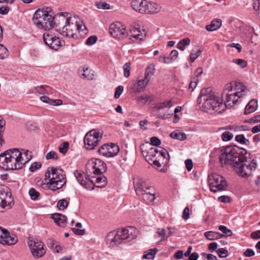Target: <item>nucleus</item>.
<instances>
[{"mask_svg": "<svg viewBox=\"0 0 260 260\" xmlns=\"http://www.w3.org/2000/svg\"><path fill=\"white\" fill-rule=\"evenodd\" d=\"M45 181L49 189L55 191L66 184L67 179L64 172L56 167L48 168L45 173Z\"/></svg>", "mask_w": 260, "mask_h": 260, "instance_id": "3", "label": "nucleus"}, {"mask_svg": "<svg viewBox=\"0 0 260 260\" xmlns=\"http://www.w3.org/2000/svg\"><path fill=\"white\" fill-rule=\"evenodd\" d=\"M43 40L47 45L55 50H57L62 46L60 38L51 32L47 31L44 34Z\"/></svg>", "mask_w": 260, "mask_h": 260, "instance_id": "15", "label": "nucleus"}, {"mask_svg": "<svg viewBox=\"0 0 260 260\" xmlns=\"http://www.w3.org/2000/svg\"><path fill=\"white\" fill-rule=\"evenodd\" d=\"M200 109L204 112L209 113L211 109V88L208 87L201 90L198 99Z\"/></svg>", "mask_w": 260, "mask_h": 260, "instance_id": "8", "label": "nucleus"}, {"mask_svg": "<svg viewBox=\"0 0 260 260\" xmlns=\"http://www.w3.org/2000/svg\"><path fill=\"white\" fill-rule=\"evenodd\" d=\"M158 250L156 248L150 249L147 251H145L142 258L153 259L155 257V256Z\"/></svg>", "mask_w": 260, "mask_h": 260, "instance_id": "36", "label": "nucleus"}, {"mask_svg": "<svg viewBox=\"0 0 260 260\" xmlns=\"http://www.w3.org/2000/svg\"><path fill=\"white\" fill-rule=\"evenodd\" d=\"M131 40L133 42H139L144 40L146 37L144 30H141L139 28L133 27L130 30Z\"/></svg>", "mask_w": 260, "mask_h": 260, "instance_id": "22", "label": "nucleus"}, {"mask_svg": "<svg viewBox=\"0 0 260 260\" xmlns=\"http://www.w3.org/2000/svg\"><path fill=\"white\" fill-rule=\"evenodd\" d=\"M9 55V51L7 48L0 44V59H4Z\"/></svg>", "mask_w": 260, "mask_h": 260, "instance_id": "43", "label": "nucleus"}, {"mask_svg": "<svg viewBox=\"0 0 260 260\" xmlns=\"http://www.w3.org/2000/svg\"><path fill=\"white\" fill-rule=\"evenodd\" d=\"M218 200L221 203H229L231 202V198L226 196H221L218 198Z\"/></svg>", "mask_w": 260, "mask_h": 260, "instance_id": "62", "label": "nucleus"}, {"mask_svg": "<svg viewBox=\"0 0 260 260\" xmlns=\"http://www.w3.org/2000/svg\"><path fill=\"white\" fill-rule=\"evenodd\" d=\"M36 91L39 94H49L52 93V88L48 86H40L36 87Z\"/></svg>", "mask_w": 260, "mask_h": 260, "instance_id": "38", "label": "nucleus"}, {"mask_svg": "<svg viewBox=\"0 0 260 260\" xmlns=\"http://www.w3.org/2000/svg\"><path fill=\"white\" fill-rule=\"evenodd\" d=\"M220 162L222 165H229L234 170L243 156L242 149L236 146H228L220 150Z\"/></svg>", "mask_w": 260, "mask_h": 260, "instance_id": "4", "label": "nucleus"}, {"mask_svg": "<svg viewBox=\"0 0 260 260\" xmlns=\"http://www.w3.org/2000/svg\"><path fill=\"white\" fill-rule=\"evenodd\" d=\"M69 205V202L66 199H61L58 201L57 204V207L60 210H63L65 209Z\"/></svg>", "mask_w": 260, "mask_h": 260, "instance_id": "45", "label": "nucleus"}, {"mask_svg": "<svg viewBox=\"0 0 260 260\" xmlns=\"http://www.w3.org/2000/svg\"><path fill=\"white\" fill-rule=\"evenodd\" d=\"M4 238H5V239L4 240L5 241L2 242V244L3 245H14L18 241V238L17 236L15 235H11L9 232L8 235H6V236Z\"/></svg>", "mask_w": 260, "mask_h": 260, "instance_id": "34", "label": "nucleus"}, {"mask_svg": "<svg viewBox=\"0 0 260 260\" xmlns=\"http://www.w3.org/2000/svg\"><path fill=\"white\" fill-rule=\"evenodd\" d=\"M28 245L34 257L39 258L46 253L44 244L38 240H31L28 242Z\"/></svg>", "mask_w": 260, "mask_h": 260, "instance_id": "11", "label": "nucleus"}, {"mask_svg": "<svg viewBox=\"0 0 260 260\" xmlns=\"http://www.w3.org/2000/svg\"><path fill=\"white\" fill-rule=\"evenodd\" d=\"M31 159V152L26 149H11L0 154V168L5 171L17 170Z\"/></svg>", "mask_w": 260, "mask_h": 260, "instance_id": "1", "label": "nucleus"}, {"mask_svg": "<svg viewBox=\"0 0 260 260\" xmlns=\"http://www.w3.org/2000/svg\"><path fill=\"white\" fill-rule=\"evenodd\" d=\"M131 63L130 62H126L123 66V70L124 71V76L125 78H128L130 76V71L131 69Z\"/></svg>", "mask_w": 260, "mask_h": 260, "instance_id": "47", "label": "nucleus"}, {"mask_svg": "<svg viewBox=\"0 0 260 260\" xmlns=\"http://www.w3.org/2000/svg\"><path fill=\"white\" fill-rule=\"evenodd\" d=\"M233 135L229 132H225L223 133L221 136V139L223 141L227 142L231 140L233 138Z\"/></svg>", "mask_w": 260, "mask_h": 260, "instance_id": "51", "label": "nucleus"}, {"mask_svg": "<svg viewBox=\"0 0 260 260\" xmlns=\"http://www.w3.org/2000/svg\"><path fill=\"white\" fill-rule=\"evenodd\" d=\"M69 143L68 142H64L60 145L59 147V151L62 153H66L69 149Z\"/></svg>", "mask_w": 260, "mask_h": 260, "instance_id": "58", "label": "nucleus"}, {"mask_svg": "<svg viewBox=\"0 0 260 260\" xmlns=\"http://www.w3.org/2000/svg\"><path fill=\"white\" fill-rule=\"evenodd\" d=\"M32 21L38 28L45 30H49L54 24V18L47 11L38 10L34 14Z\"/></svg>", "mask_w": 260, "mask_h": 260, "instance_id": "6", "label": "nucleus"}, {"mask_svg": "<svg viewBox=\"0 0 260 260\" xmlns=\"http://www.w3.org/2000/svg\"><path fill=\"white\" fill-rule=\"evenodd\" d=\"M174 234V229L170 227L166 229L158 228L156 230L157 236L160 239L159 242L167 240L168 238L172 236Z\"/></svg>", "mask_w": 260, "mask_h": 260, "instance_id": "23", "label": "nucleus"}, {"mask_svg": "<svg viewBox=\"0 0 260 260\" xmlns=\"http://www.w3.org/2000/svg\"><path fill=\"white\" fill-rule=\"evenodd\" d=\"M97 40L96 36H91L89 37L86 40V44L88 45H92L94 44Z\"/></svg>", "mask_w": 260, "mask_h": 260, "instance_id": "63", "label": "nucleus"}, {"mask_svg": "<svg viewBox=\"0 0 260 260\" xmlns=\"http://www.w3.org/2000/svg\"><path fill=\"white\" fill-rule=\"evenodd\" d=\"M155 72V65L153 63H151L148 66L146 69L145 73V78L150 81L151 77L154 75Z\"/></svg>", "mask_w": 260, "mask_h": 260, "instance_id": "35", "label": "nucleus"}, {"mask_svg": "<svg viewBox=\"0 0 260 260\" xmlns=\"http://www.w3.org/2000/svg\"><path fill=\"white\" fill-rule=\"evenodd\" d=\"M227 183L223 177L212 173V192L225 190Z\"/></svg>", "mask_w": 260, "mask_h": 260, "instance_id": "18", "label": "nucleus"}, {"mask_svg": "<svg viewBox=\"0 0 260 260\" xmlns=\"http://www.w3.org/2000/svg\"><path fill=\"white\" fill-rule=\"evenodd\" d=\"M146 81L147 80L144 78L143 79L134 82L130 88V92L131 93H136L143 91L149 82Z\"/></svg>", "mask_w": 260, "mask_h": 260, "instance_id": "24", "label": "nucleus"}, {"mask_svg": "<svg viewBox=\"0 0 260 260\" xmlns=\"http://www.w3.org/2000/svg\"><path fill=\"white\" fill-rule=\"evenodd\" d=\"M201 51L200 50H192L190 54L191 62H193L200 55Z\"/></svg>", "mask_w": 260, "mask_h": 260, "instance_id": "54", "label": "nucleus"}, {"mask_svg": "<svg viewBox=\"0 0 260 260\" xmlns=\"http://www.w3.org/2000/svg\"><path fill=\"white\" fill-rule=\"evenodd\" d=\"M142 196H143V198L145 201L152 204L155 203V199L159 197L158 194L151 191L150 189L145 192Z\"/></svg>", "mask_w": 260, "mask_h": 260, "instance_id": "31", "label": "nucleus"}, {"mask_svg": "<svg viewBox=\"0 0 260 260\" xmlns=\"http://www.w3.org/2000/svg\"><path fill=\"white\" fill-rule=\"evenodd\" d=\"M45 158L47 160L51 159L54 160H57L58 159V157L56 152H55L54 151H51L46 154Z\"/></svg>", "mask_w": 260, "mask_h": 260, "instance_id": "55", "label": "nucleus"}, {"mask_svg": "<svg viewBox=\"0 0 260 260\" xmlns=\"http://www.w3.org/2000/svg\"><path fill=\"white\" fill-rule=\"evenodd\" d=\"M80 19L75 16H70L66 19L65 25L58 28L60 33L67 37L74 38L77 31L82 30V25Z\"/></svg>", "mask_w": 260, "mask_h": 260, "instance_id": "7", "label": "nucleus"}, {"mask_svg": "<svg viewBox=\"0 0 260 260\" xmlns=\"http://www.w3.org/2000/svg\"><path fill=\"white\" fill-rule=\"evenodd\" d=\"M102 138V134L92 129L88 132L84 137V144L87 149L92 150L96 147Z\"/></svg>", "mask_w": 260, "mask_h": 260, "instance_id": "9", "label": "nucleus"}, {"mask_svg": "<svg viewBox=\"0 0 260 260\" xmlns=\"http://www.w3.org/2000/svg\"><path fill=\"white\" fill-rule=\"evenodd\" d=\"M141 149L143 156L148 161L154 160L159 152L158 149L151 146L149 142H146L141 145Z\"/></svg>", "mask_w": 260, "mask_h": 260, "instance_id": "13", "label": "nucleus"}, {"mask_svg": "<svg viewBox=\"0 0 260 260\" xmlns=\"http://www.w3.org/2000/svg\"><path fill=\"white\" fill-rule=\"evenodd\" d=\"M13 205V199L11 194L6 191L2 187H0V212H3L5 209H10Z\"/></svg>", "mask_w": 260, "mask_h": 260, "instance_id": "17", "label": "nucleus"}, {"mask_svg": "<svg viewBox=\"0 0 260 260\" xmlns=\"http://www.w3.org/2000/svg\"><path fill=\"white\" fill-rule=\"evenodd\" d=\"M169 160L168 152L165 149L159 151L156 158L153 160V164L157 168L167 165Z\"/></svg>", "mask_w": 260, "mask_h": 260, "instance_id": "20", "label": "nucleus"}, {"mask_svg": "<svg viewBox=\"0 0 260 260\" xmlns=\"http://www.w3.org/2000/svg\"><path fill=\"white\" fill-rule=\"evenodd\" d=\"M226 101L225 102V105L227 107H232L235 106L238 101L240 99L238 96L233 92L229 94H226Z\"/></svg>", "mask_w": 260, "mask_h": 260, "instance_id": "29", "label": "nucleus"}, {"mask_svg": "<svg viewBox=\"0 0 260 260\" xmlns=\"http://www.w3.org/2000/svg\"><path fill=\"white\" fill-rule=\"evenodd\" d=\"M96 6L98 8L100 9L106 10L110 9L109 4L105 3V2H99L97 3Z\"/></svg>", "mask_w": 260, "mask_h": 260, "instance_id": "60", "label": "nucleus"}, {"mask_svg": "<svg viewBox=\"0 0 260 260\" xmlns=\"http://www.w3.org/2000/svg\"><path fill=\"white\" fill-rule=\"evenodd\" d=\"M226 109L225 103H223L222 95L218 93H212V110L217 114L221 113Z\"/></svg>", "mask_w": 260, "mask_h": 260, "instance_id": "16", "label": "nucleus"}, {"mask_svg": "<svg viewBox=\"0 0 260 260\" xmlns=\"http://www.w3.org/2000/svg\"><path fill=\"white\" fill-rule=\"evenodd\" d=\"M123 87L121 85H120L116 88L114 94L115 98L118 99L120 97V96L123 91Z\"/></svg>", "mask_w": 260, "mask_h": 260, "instance_id": "61", "label": "nucleus"}, {"mask_svg": "<svg viewBox=\"0 0 260 260\" xmlns=\"http://www.w3.org/2000/svg\"><path fill=\"white\" fill-rule=\"evenodd\" d=\"M236 82H231L226 84L223 90V93L226 95L234 92Z\"/></svg>", "mask_w": 260, "mask_h": 260, "instance_id": "40", "label": "nucleus"}, {"mask_svg": "<svg viewBox=\"0 0 260 260\" xmlns=\"http://www.w3.org/2000/svg\"><path fill=\"white\" fill-rule=\"evenodd\" d=\"M173 106V103L171 100L165 101L163 102L158 103L156 105V108L158 110H162L165 108H170Z\"/></svg>", "mask_w": 260, "mask_h": 260, "instance_id": "39", "label": "nucleus"}, {"mask_svg": "<svg viewBox=\"0 0 260 260\" xmlns=\"http://www.w3.org/2000/svg\"><path fill=\"white\" fill-rule=\"evenodd\" d=\"M136 100L139 103L142 105H145L147 102H150L152 100L151 96L146 94H143L139 96L137 98Z\"/></svg>", "mask_w": 260, "mask_h": 260, "instance_id": "42", "label": "nucleus"}, {"mask_svg": "<svg viewBox=\"0 0 260 260\" xmlns=\"http://www.w3.org/2000/svg\"><path fill=\"white\" fill-rule=\"evenodd\" d=\"M137 234V230L134 227L119 229L108 234L106 242L110 247H113L132 241L136 237Z\"/></svg>", "mask_w": 260, "mask_h": 260, "instance_id": "2", "label": "nucleus"}, {"mask_svg": "<svg viewBox=\"0 0 260 260\" xmlns=\"http://www.w3.org/2000/svg\"><path fill=\"white\" fill-rule=\"evenodd\" d=\"M250 156V154H248ZM256 161L247 155L243 156L236 166L235 172L240 176L246 178L250 176L256 168Z\"/></svg>", "mask_w": 260, "mask_h": 260, "instance_id": "5", "label": "nucleus"}, {"mask_svg": "<svg viewBox=\"0 0 260 260\" xmlns=\"http://www.w3.org/2000/svg\"><path fill=\"white\" fill-rule=\"evenodd\" d=\"M222 20L220 19H214L212 20V31L219 29L222 25Z\"/></svg>", "mask_w": 260, "mask_h": 260, "instance_id": "48", "label": "nucleus"}, {"mask_svg": "<svg viewBox=\"0 0 260 260\" xmlns=\"http://www.w3.org/2000/svg\"><path fill=\"white\" fill-rule=\"evenodd\" d=\"M219 230L224 234H225L226 236H232L233 235V232L228 229L224 225H220L219 226Z\"/></svg>", "mask_w": 260, "mask_h": 260, "instance_id": "53", "label": "nucleus"}, {"mask_svg": "<svg viewBox=\"0 0 260 260\" xmlns=\"http://www.w3.org/2000/svg\"><path fill=\"white\" fill-rule=\"evenodd\" d=\"M147 0H132L131 6L136 12L145 14Z\"/></svg>", "mask_w": 260, "mask_h": 260, "instance_id": "21", "label": "nucleus"}, {"mask_svg": "<svg viewBox=\"0 0 260 260\" xmlns=\"http://www.w3.org/2000/svg\"><path fill=\"white\" fill-rule=\"evenodd\" d=\"M161 5L155 2L147 1L145 14H154L161 10Z\"/></svg>", "mask_w": 260, "mask_h": 260, "instance_id": "25", "label": "nucleus"}, {"mask_svg": "<svg viewBox=\"0 0 260 260\" xmlns=\"http://www.w3.org/2000/svg\"><path fill=\"white\" fill-rule=\"evenodd\" d=\"M40 100L43 103L48 104L52 106H60L62 104V101L61 100H52L50 99L47 96H42L40 98Z\"/></svg>", "mask_w": 260, "mask_h": 260, "instance_id": "33", "label": "nucleus"}, {"mask_svg": "<svg viewBox=\"0 0 260 260\" xmlns=\"http://www.w3.org/2000/svg\"><path fill=\"white\" fill-rule=\"evenodd\" d=\"M190 43V40L188 38H184L180 40L177 45V48L183 51L185 50L186 46L189 45Z\"/></svg>", "mask_w": 260, "mask_h": 260, "instance_id": "37", "label": "nucleus"}, {"mask_svg": "<svg viewBox=\"0 0 260 260\" xmlns=\"http://www.w3.org/2000/svg\"><path fill=\"white\" fill-rule=\"evenodd\" d=\"M250 237L253 240H257L260 239V230L252 232L250 235Z\"/></svg>", "mask_w": 260, "mask_h": 260, "instance_id": "64", "label": "nucleus"}, {"mask_svg": "<svg viewBox=\"0 0 260 260\" xmlns=\"http://www.w3.org/2000/svg\"><path fill=\"white\" fill-rule=\"evenodd\" d=\"M149 144H151V146H158L160 145L161 141L160 140L156 137H152L150 139V143Z\"/></svg>", "mask_w": 260, "mask_h": 260, "instance_id": "59", "label": "nucleus"}, {"mask_svg": "<svg viewBox=\"0 0 260 260\" xmlns=\"http://www.w3.org/2000/svg\"><path fill=\"white\" fill-rule=\"evenodd\" d=\"M232 62L235 63L239 66L241 69H244L246 67L247 65V61L243 59L238 58L233 59Z\"/></svg>", "mask_w": 260, "mask_h": 260, "instance_id": "46", "label": "nucleus"}, {"mask_svg": "<svg viewBox=\"0 0 260 260\" xmlns=\"http://www.w3.org/2000/svg\"><path fill=\"white\" fill-rule=\"evenodd\" d=\"M74 175L79 183L84 188L89 190L93 189L91 178H88L83 172L76 171L74 172Z\"/></svg>", "mask_w": 260, "mask_h": 260, "instance_id": "19", "label": "nucleus"}, {"mask_svg": "<svg viewBox=\"0 0 260 260\" xmlns=\"http://www.w3.org/2000/svg\"><path fill=\"white\" fill-rule=\"evenodd\" d=\"M6 235H8V231L7 230L4 229L0 226V243L2 244V242L5 241V237Z\"/></svg>", "mask_w": 260, "mask_h": 260, "instance_id": "56", "label": "nucleus"}, {"mask_svg": "<svg viewBox=\"0 0 260 260\" xmlns=\"http://www.w3.org/2000/svg\"><path fill=\"white\" fill-rule=\"evenodd\" d=\"M91 180L92 184L98 187H104L107 184V178L105 176L100 175L96 177H92Z\"/></svg>", "mask_w": 260, "mask_h": 260, "instance_id": "28", "label": "nucleus"}, {"mask_svg": "<svg viewBox=\"0 0 260 260\" xmlns=\"http://www.w3.org/2000/svg\"><path fill=\"white\" fill-rule=\"evenodd\" d=\"M109 31L111 36L116 39L122 40L127 36L124 25L120 22H116L110 26Z\"/></svg>", "mask_w": 260, "mask_h": 260, "instance_id": "12", "label": "nucleus"}, {"mask_svg": "<svg viewBox=\"0 0 260 260\" xmlns=\"http://www.w3.org/2000/svg\"><path fill=\"white\" fill-rule=\"evenodd\" d=\"M235 140L242 144L247 145L249 143V141L245 139L243 135H239L236 136Z\"/></svg>", "mask_w": 260, "mask_h": 260, "instance_id": "49", "label": "nucleus"}, {"mask_svg": "<svg viewBox=\"0 0 260 260\" xmlns=\"http://www.w3.org/2000/svg\"><path fill=\"white\" fill-rule=\"evenodd\" d=\"M86 169L90 174L101 175L106 171L107 166L102 160L92 158L87 162Z\"/></svg>", "mask_w": 260, "mask_h": 260, "instance_id": "10", "label": "nucleus"}, {"mask_svg": "<svg viewBox=\"0 0 260 260\" xmlns=\"http://www.w3.org/2000/svg\"><path fill=\"white\" fill-rule=\"evenodd\" d=\"M94 75L93 74V72L89 69L88 68H86V69L83 70V74H82V77L84 79L87 80L92 79L93 78Z\"/></svg>", "mask_w": 260, "mask_h": 260, "instance_id": "44", "label": "nucleus"}, {"mask_svg": "<svg viewBox=\"0 0 260 260\" xmlns=\"http://www.w3.org/2000/svg\"><path fill=\"white\" fill-rule=\"evenodd\" d=\"M134 186L136 193L139 195H142L145 192L149 190L150 188L146 186L145 183L142 180H137L134 182Z\"/></svg>", "mask_w": 260, "mask_h": 260, "instance_id": "26", "label": "nucleus"}, {"mask_svg": "<svg viewBox=\"0 0 260 260\" xmlns=\"http://www.w3.org/2000/svg\"><path fill=\"white\" fill-rule=\"evenodd\" d=\"M218 256L221 258H225L229 255L228 251L224 248H219L217 250Z\"/></svg>", "mask_w": 260, "mask_h": 260, "instance_id": "57", "label": "nucleus"}, {"mask_svg": "<svg viewBox=\"0 0 260 260\" xmlns=\"http://www.w3.org/2000/svg\"><path fill=\"white\" fill-rule=\"evenodd\" d=\"M52 217L54 222L60 226L63 227L66 225L67 217L64 215L60 213H56L53 214Z\"/></svg>", "mask_w": 260, "mask_h": 260, "instance_id": "30", "label": "nucleus"}, {"mask_svg": "<svg viewBox=\"0 0 260 260\" xmlns=\"http://www.w3.org/2000/svg\"><path fill=\"white\" fill-rule=\"evenodd\" d=\"M119 151V147L114 143L105 144L98 149V152L100 155L107 157L116 156Z\"/></svg>", "mask_w": 260, "mask_h": 260, "instance_id": "14", "label": "nucleus"}, {"mask_svg": "<svg viewBox=\"0 0 260 260\" xmlns=\"http://www.w3.org/2000/svg\"><path fill=\"white\" fill-rule=\"evenodd\" d=\"M170 137L173 139L182 141L186 139L185 134L177 132H173L170 135Z\"/></svg>", "mask_w": 260, "mask_h": 260, "instance_id": "41", "label": "nucleus"}, {"mask_svg": "<svg viewBox=\"0 0 260 260\" xmlns=\"http://www.w3.org/2000/svg\"><path fill=\"white\" fill-rule=\"evenodd\" d=\"M248 89L247 87L241 82H236L234 88V93L240 99L245 96L247 94Z\"/></svg>", "mask_w": 260, "mask_h": 260, "instance_id": "27", "label": "nucleus"}, {"mask_svg": "<svg viewBox=\"0 0 260 260\" xmlns=\"http://www.w3.org/2000/svg\"><path fill=\"white\" fill-rule=\"evenodd\" d=\"M28 193L30 199L32 200H36L40 196V193L33 188L29 189Z\"/></svg>", "mask_w": 260, "mask_h": 260, "instance_id": "52", "label": "nucleus"}, {"mask_svg": "<svg viewBox=\"0 0 260 260\" xmlns=\"http://www.w3.org/2000/svg\"><path fill=\"white\" fill-rule=\"evenodd\" d=\"M257 101L255 100H251L246 105L245 110L244 114L247 115L254 112L257 108Z\"/></svg>", "mask_w": 260, "mask_h": 260, "instance_id": "32", "label": "nucleus"}, {"mask_svg": "<svg viewBox=\"0 0 260 260\" xmlns=\"http://www.w3.org/2000/svg\"><path fill=\"white\" fill-rule=\"evenodd\" d=\"M178 56V52L176 50H172L168 57L169 63L174 61Z\"/></svg>", "mask_w": 260, "mask_h": 260, "instance_id": "50", "label": "nucleus"}]
</instances>
